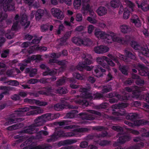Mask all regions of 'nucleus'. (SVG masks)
Returning a JSON list of instances; mask_svg holds the SVG:
<instances>
[{"mask_svg": "<svg viewBox=\"0 0 149 149\" xmlns=\"http://www.w3.org/2000/svg\"><path fill=\"white\" fill-rule=\"evenodd\" d=\"M51 113L44 114L38 117L34 120V123L29 126V128L22 131L23 133L28 134H33L37 131L36 127L43 125L48 121L52 120Z\"/></svg>", "mask_w": 149, "mask_h": 149, "instance_id": "f257e3e1", "label": "nucleus"}, {"mask_svg": "<svg viewBox=\"0 0 149 149\" xmlns=\"http://www.w3.org/2000/svg\"><path fill=\"white\" fill-rule=\"evenodd\" d=\"M125 89L128 92H132L133 97L140 100L143 99L144 101L149 103V93H144L142 95H140L139 93L141 91V89L140 87L135 86V89L133 90L129 87H126L125 88Z\"/></svg>", "mask_w": 149, "mask_h": 149, "instance_id": "f03ea898", "label": "nucleus"}, {"mask_svg": "<svg viewBox=\"0 0 149 149\" xmlns=\"http://www.w3.org/2000/svg\"><path fill=\"white\" fill-rule=\"evenodd\" d=\"M75 136L74 132H64L61 130L55 132L53 134L51 135L50 138L47 139V142L49 143L54 142L60 137H72Z\"/></svg>", "mask_w": 149, "mask_h": 149, "instance_id": "7ed1b4c3", "label": "nucleus"}, {"mask_svg": "<svg viewBox=\"0 0 149 149\" xmlns=\"http://www.w3.org/2000/svg\"><path fill=\"white\" fill-rule=\"evenodd\" d=\"M138 117L137 114L135 113H131L126 116V118L127 120L134 121V124L135 126H139L144 125L148 124L149 122L144 119L136 120Z\"/></svg>", "mask_w": 149, "mask_h": 149, "instance_id": "20e7f679", "label": "nucleus"}, {"mask_svg": "<svg viewBox=\"0 0 149 149\" xmlns=\"http://www.w3.org/2000/svg\"><path fill=\"white\" fill-rule=\"evenodd\" d=\"M96 61L100 66H101L104 68L108 69L109 65L112 66L115 65V64L111 59L105 56L97 58Z\"/></svg>", "mask_w": 149, "mask_h": 149, "instance_id": "39448f33", "label": "nucleus"}, {"mask_svg": "<svg viewBox=\"0 0 149 149\" xmlns=\"http://www.w3.org/2000/svg\"><path fill=\"white\" fill-rule=\"evenodd\" d=\"M82 57L84 59V60L81 63L79 62L76 66V69L80 71L84 70L85 65H90L92 63L91 60L92 56L91 54H84L82 56Z\"/></svg>", "mask_w": 149, "mask_h": 149, "instance_id": "423d86ee", "label": "nucleus"}, {"mask_svg": "<svg viewBox=\"0 0 149 149\" xmlns=\"http://www.w3.org/2000/svg\"><path fill=\"white\" fill-rule=\"evenodd\" d=\"M95 35L98 39H104L108 43H111L113 41V37L104 32L96 30Z\"/></svg>", "mask_w": 149, "mask_h": 149, "instance_id": "0eeeda50", "label": "nucleus"}, {"mask_svg": "<svg viewBox=\"0 0 149 149\" xmlns=\"http://www.w3.org/2000/svg\"><path fill=\"white\" fill-rule=\"evenodd\" d=\"M15 4L13 0H0V8L6 12L7 11L13 10L15 9Z\"/></svg>", "mask_w": 149, "mask_h": 149, "instance_id": "6e6552de", "label": "nucleus"}, {"mask_svg": "<svg viewBox=\"0 0 149 149\" xmlns=\"http://www.w3.org/2000/svg\"><path fill=\"white\" fill-rule=\"evenodd\" d=\"M130 45L134 49L139 50L143 55L146 56H148L149 50L147 46H141L136 42L134 40L131 41Z\"/></svg>", "mask_w": 149, "mask_h": 149, "instance_id": "1a4fd4ad", "label": "nucleus"}, {"mask_svg": "<svg viewBox=\"0 0 149 149\" xmlns=\"http://www.w3.org/2000/svg\"><path fill=\"white\" fill-rule=\"evenodd\" d=\"M84 98L79 99L76 101V102L81 105L84 107H87L89 105V102L86 99H92L93 97L92 94L88 92L84 95Z\"/></svg>", "mask_w": 149, "mask_h": 149, "instance_id": "9d476101", "label": "nucleus"}, {"mask_svg": "<svg viewBox=\"0 0 149 149\" xmlns=\"http://www.w3.org/2000/svg\"><path fill=\"white\" fill-rule=\"evenodd\" d=\"M86 65H85L84 70L90 71L92 70L93 71H94L96 74V76L98 77H101L102 76V72H106V70L102 68L100 65H98L97 67H94L91 68V67Z\"/></svg>", "mask_w": 149, "mask_h": 149, "instance_id": "9b49d317", "label": "nucleus"}, {"mask_svg": "<svg viewBox=\"0 0 149 149\" xmlns=\"http://www.w3.org/2000/svg\"><path fill=\"white\" fill-rule=\"evenodd\" d=\"M127 107L126 104L121 102L118 104H115L112 106V108L115 109H113L112 112V114L114 116H123L124 115V113H121L118 112L120 110L118 109L120 108H125Z\"/></svg>", "mask_w": 149, "mask_h": 149, "instance_id": "f8f14e48", "label": "nucleus"}, {"mask_svg": "<svg viewBox=\"0 0 149 149\" xmlns=\"http://www.w3.org/2000/svg\"><path fill=\"white\" fill-rule=\"evenodd\" d=\"M117 136L118 137L117 140L118 142L122 144L124 143L126 141H130L131 139L130 135L122 132L118 133Z\"/></svg>", "mask_w": 149, "mask_h": 149, "instance_id": "ddd939ff", "label": "nucleus"}, {"mask_svg": "<svg viewBox=\"0 0 149 149\" xmlns=\"http://www.w3.org/2000/svg\"><path fill=\"white\" fill-rule=\"evenodd\" d=\"M108 96L110 98L116 97L120 101L128 100L130 99V95L129 93H125L124 96H122L117 93H111L109 94Z\"/></svg>", "mask_w": 149, "mask_h": 149, "instance_id": "4468645a", "label": "nucleus"}, {"mask_svg": "<svg viewBox=\"0 0 149 149\" xmlns=\"http://www.w3.org/2000/svg\"><path fill=\"white\" fill-rule=\"evenodd\" d=\"M51 12L54 17L58 19L62 20L63 19L64 15L63 13L59 9L53 8L51 10Z\"/></svg>", "mask_w": 149, "mask_h": 149, "instance_id": "2eb2a0df", "label": "nucleus"}, {"mask_svg": "<svg viewBox=\"0 0 149 149\" xmlns=\"http://www.w3.org/2000/svg\"><path fill=\"white\" fill-rule=\"evenodd\" d=\"M29 108L27 107L19 108L15 111V113L12 115V116L15 117V116L20 117L24 116V113L27 112L29 111Z\"/></svg>", "mask_w": 149, "mask_h": 149, "instance_id": "dca6fc26", "label": "nucleus"}, {"mask_svg": "<svg viewBox=\"0 0 149 149\" xmlns=\"http://www.w3.org/2000/svg\"><path fill=\"white\" fill-rule=\"evenodd\" d=\"M71 82L72 83L70 85V87L72 88L75 89L79 88V91L80 92H82L83 93V95H84L85 93H86L88 92V89L86 88H81V86L76 85L73 83L74 82H75L76 81L75 80L73 79H72L70 80Z\"/></svg>", "mask_w": 149, "mask_h": 149, "instance_id": "f3484780", "label": "nucleus"}, {"mask_svg": "<svg viewBox=\"0 0 149 149\" xmlns=\"http://www.w3.org/2000/svg\"><path fill=\"white\" fill-rule=\"evenodd\" d=\"M109 50V49L108 47L102 45L95 47L94 48V51L95 52L98 54L107 52Z\"/></svg>", "mask_w": 149, "mask_h": 149, "instance_id": "a211bd4d", "label": "nucleus"}, {"mask_svg": "<svg viewBox=\"0 0 149 149\" xmlns=\"http://www.w3.org/2000/svg\"><path fill=\"white\" fill-rule=\"evenodd\" d=\"M138 66L140 68V70H139V74L140 75L142 76H146L149 75V73L148 68L143 64H139Z\"/></svg>", "mask_w": 149, "mask_h": 149, "instance_id": "6ab92c4d", "label": "nucleus"}, {"mask_svg": "<svg viewBox=\"0 0 149 149\" xmlns=\"http://www.w3.org/2000/svg\"><path fill=\"white\" fill-rule=\"evenodd\" d=\"M20 23L22 26H24V29H26L29 26L30 22L28 21V18L26 15H23L21 16Z\"/></svg>", "mask_w": 149, "mask_h": 149, "instance_id": "aec40b11", "label": "nucleus"}, {"mask_svg": "<svg viewBox=\"0 0 149 149\" xmlns=\"http://www.w3.org/2000/svg\"><path fill=\"white\" fill-rule=\"evenodd\" d=\"M79 116L83 120H93L95 119V117L92 114H89L86 112H82L79 114Z\"/></svg>", "mask_w": 149, "mask_h": 149, "instance_id": "412c9836", "label": "nucleus"}, {"mask_svg": "<svg viewBox=\"0 0 149 149\" xmlns=\"http://www.w3.org/2000/svg\"><path fill=\"white\" fill-rule=\"evenodd\" d=\"M71 34V31L66 32L65 34L59 40L60 41V42L59 44V45L61 46L63 45L64 43H65L66 40L70 37Z\"/></svg>", "mask_w": 149, "mask_h": 149, "instance_id": "4be33fe9", "label": "nucleus"}, {"mask_svg": "<svg viewBox=\"0 0 149 149\" xmlns=\"http://www.w3.org/2000/svg\"><path fill=\"white\" fill-rule=\"evenodd\" d=\"M35 18L36 21H38L45 14V11L44 10L39 9L35 12Z\"/></svg>", "mask_w": 149, "mask_h": 149, "instance_id": "5701e85b", "label": "nucleus"}, {"mask_svg": "<svg viewBox=\"0 0 149 149\" xmlns=\"http://www.w3.org/2000/svg\"><path fill=\"white\" fill-rule=\"evenodd\" d=\"M23 120L22 118H9L6 122L5 125H8L14 123L21 122Z\"/></svg>", "mask_w": 149, "mask_h": 149, "instance_id": "b1692460", "label": "nucleus"}, {"mask_svg": "<svg viewBox=\"0 0 149 149\" xmlns=\"http://www.w3.org/2000/svg\"><path fill=\"white\" fill-rule=\"evenodd\" d=\"M77 142L76 140L72 139L65 140L63 141H60L58 143V145L60 146H64L68 144H72L76 143Z\"/></svg>", "mask_w": 149, "mask_h": 149, "instance_id": "393cba45", "label": "nucleus"}, {"mask_svg": "<svg viewBox=\"0 0 149 149\" xmlns=\"http://www.w3.org/2000/svg\"><path fill=\"white\" fill-rule=\"evenodd\" d=\"M107 11V8L101 6L96 10V12L99 16H103L105 15Z\"/></svg>", "mask_w": 149, "mask_h": 149, "instance_id": "a878e982", "label": "nucleus"}, {"mask_svg": "<svg viewBox=\"0 0 149 149\" xmlns=\"http://www.w3.org/2000/svg\"><path fill=\"white\" fill-rule=\"evenodd\" d=\"M78 113V111L76 110H72L66 114L65 117L66 118H72L75 117Z\"/></svg>", "mask_w": 149, "mask_h": 149, "instance_id": "bb28decb", "label": "nucleus"}, {"mask_svg": "<svg viewBox=\"0 0 149 149\" xmlns=\"http://www.w3.org/2000/svg\"><path fill=\"white\" fill-rule=\"evenodd\" d=\"M72 41L77 45H83L84 40L79 38L74 37L72 39Z\"/></svg>", "mask_w": 149, "mask_h": 149, "instance_id": "cd10ccee", "label": "nucleus"}, {"mask_svg": "<svg viewBox=\"0 0 149 149\" xmlns=\"http://www.w3.org/2000/svg\"><path fill=\"white\" fill-rule=\"evenodd\" d=\"M136 3L138 7L139 8H141L143 11H146L148 10V5L145 4L143 3H141L140 4L139 3V1H136Z\"/></svg>", "mask_w": 149, "mask_h": 149, "instance_id": "c85d7f7f", "label": "nucleus"}, {"mask_svg": "<svg viewBox=\"0 0 149 149\" xmlns=\"http://www.w3.org/2000/svg\"><path fill=\"white\" fill-rule=\"evenodd\" d=\"M120 29L122 32L126 33L131 31L130 27L127 25H122L120 26Z\"/></svg>", "mask_w": 149, "mask_h": 149, "instance_id": "c756f323", "label": "nucleus"}, {"mask_svg": "<svg viewBox=\"0 0 149 149\" xmlns=\"http://www.w3.org/2000/svg\"><path fill=\"white\" fill-rule=\"evenodd\" d=\"M68 63V62L65 60L61 61L58 60L57 63L58 65L61 66V69L62 70H64L67 68Z\"/></svg>", "mask_w": 149, "mask_h": 149, "instance_id": "7c9ffc66", "label": "nucleus"}, {"mask_svg": "<svg viewBox=\"0 0 149 149\" xmlns=\"http://www.w3.org/2000/svg\"><path fill=\"white\" fill-rule=\"evenodd\" d=\"M124 52L127 58V57H128L134 60H135L136 59V58L135 55L131 52L128 51L125 49V50Z\"/></svg>", "mask_w": 149, "mask_h": 149, "instance_id": "2f4dec72", "label": "nucleus"}, {"mask_svg": "<svg viewBox=\"0 0 149 149\" xmlns=\"http://www.w3.org/2000/svg\"><path fill=\"white\" fill-rule=\"evenodd\" d=\"M120 4L119 0H112L110 2V5L111 7L116 8L119 7Z\"/></svg>", "mask_w": 149, "mask_h": 149, "instance_id": "473e14b6", "label": "nucleus"}, {"mask_svg": "<svg viewBox=\"0 0 149 149\" xmlns=\"http://www.w3.org/2000/svg\"><path fill=\"white\" fill-rule=\"evenodd\" d=\"M65 105L60 103L55 104L54 107V109L56 111H60L63 110L65 107Z\"/></svg>", "mask_w": 149, "mask_h": 149, "instance_id": "72a5a7b5", "label": "nucleus"}, {"mask_svg": "<svg viewBox=\"0 0 149 149\" xmlns=\"http://www.w3.org/2000/svg\"><path fill=\"white\" fill-rule=\"evenodd\" d=\"M43 111V110L42 109L40 108H38L34 110L31 111L30 112H28V113H29L28 114L29 115H37L40 113H42Z\"/></svg>", "mask_w": 149, "mask_h": 149, "instance_id": "f704fd0d", "label": "nucleus"}, {"mask_svg": "<svg viewBox=\"0 0 149 149\" xmlns=\"http://www.w3.org/2000/svg\"><path fill=\"white\" fill-rule=\"evenodd\" d=\"M43 111V110L42 109L40 108H38L34 110L31 111L30 112H28V113H29L28 114L29 115H37L40 113H42Z\"/></svg>", "mask_w": 149, "mask_h": 149, "instance_id": "c9c22d12", "label": "nucleus"}, {"mask_svg": "<svg viewBox=\"0 0 149 149\" xmlns=\"http://www.w3.org/2000/svg\"><path fill=\"white\" fill-rule=\"evenodd\" d=\"M111 86L104 85L102 86V93H107L112 90Z\"/></svg>", "mask_w": 149, "mask_h": 149, "instance_id": "e433bc0d", "label": "nucleus"}, {"mask_svg": "<svg viewBox=\"0 0 149 149\" xmlns=\"http://www.w3.org/2000/svg\"><path fill=\"white\" fill-rule=\"evenodd\" d=\"M115 41L122 44H126L127 42V41L125 40L124 38L120 37H116L115 38Z\"/></svg>", "mask_w": 149, "mask_h": 149, "instance_id": "4c0bfd02", "label": "nucleus"}, {"mask_svg": "<svg viewBox=\"0 0 149 149\" xmlns=\"http://www.w3.org/2000/svg\"><path fill=\"white\" fill-rule=\"evenodd\" d=\"M108 56L114 62H115L117 63L118 66L119 67L121 66V64L120 63L118 58L115 57L111 54H108Z\"/></svg>", "mask_w": 149, "mask_h": 149, "instance_id": "58836bf2", "label": "nucleus"}, {"mask_svg": "<svg viewBox=\"0 0 149 149\" xmlns=\"http://www.w3.org/2000/svg\"><path fill=\"white\" fill-rule=\"evenodd\" d=\"M70 121L68 120H63L60 121L56 122L55 123V125H58L60 126L67 125Z\"/></svg>", "mask_w": 149, "mask_h": 149, "instance_id": "ea45409f", "label": "nucleus"}, {"mask_svg": "<svg viewBox=\"0 0 149 149\" xmlns=\"http://www.w3.org/2000/svg\"><path fill=\"white\" fill-rule=\"evenodd\" d=\"M57 93L60 94H66L68 93L67 90L62 87H59L56 90Z\"/></svg>", "mask_w": 149, "mask_h": 149, "instance_id": "a19ab883", "label": "nucleus"}, {"mask_svg": "<svg viewBox=\"0 0 149 149\" xmlns=\"http://www.w3.org/2000/svg\"><path fill=\"white\" fill-rule=\"evenodd\" d=\"M81 3V0H74L73 5L74 8L75 9H79L80 7Z\"/></svg>", "mask_w": 149, "mask_h": 149, "instance_id": "79ce46f5", "label": "nucleus"}, {"mask_svg": "<svg viewBox=\"0 0 149 149\" xmlns=\"http://www.w3.org/2000/svg\"><path fill=\"white\" fill-rule=\"evenodd\" d=\"M56 73V72L54 70H51L49 68H48L47 71L43 72V75L45 76L49 75L50 76H52L55 74Z\"/></svg>", "mask_w": 149, "mask_h": 149, "instance_id": "37998d69", "label": "nucleus"}, {"mask_svg": "<svg viewBox=\"0 0 149 149\" xmlns=\"http://www.w3.org/2000/svg\"><path fill=\"white\" fill-rule=\"evenodd\" d=\"M97 143L101 146H104L109 144L110 141L106 140L101 141H96Z\"/></svg>", "mask_w": 149, "mask_h": 149, "instance_id": "c03bdc74", "label": "nucleus"}, {"mask_svg": "<svg viewBox=\"0 0 149 149\" xmlns=\"http://www.w3.org/2000/svg\"><path fill=\"white\" fill-rule=\"evenodd\" d=\"M73 76L74 78L82 80L84 79V75L78 72L74 73Z\"/></svg>", "mask_w": 149, "mask_h": 149, "instance_id": "a18cd8bd", "label": "nucleus"}, {"mask_svg": "<svg viewBox=\"0 0 149 149\" xmlns=\"http://www.w3.org/2000/svg\"><path fill=\"white\" fill-rule=\"evenodd\" d=\"M132 21L137 27H139L141 25V21L139 18H137L136 19H132Z\"/></svg>", "mask_w": 149, "mask_h": 149, "instance_id": "49530a36", "label": "nucleus"}, {"mask_svg": "<svg viewBox=\"0 0 149 149\" xmlns=\"http://www.w3.org/2000/svg\"><path fill=\"white\" fill-rule=\"evenodd\" d=\"M49 25L48 24H42L40 27V30L41 32H45L47 31L49 28Z\"/></svg>", "mask_w": 149, "mask_h": 149, "instance_id": "de8ad7c7", "label": "nucleus"}, {"mask_svg": "<svg viewBox=\"0 0 149 149\" xmlns=\"http://www.w3.org/2000/svg\"><path fill=\"white\" fill-rule=\"evenodd\" d=\"M130 15V11L126 8L124 9V11L123 15V17L124 19H127L128 18Z\"/></svg>", "mask_w": 149, "mask_h": 149, "instance_id": "09e8293b", "label": "nucleus"}, {"mask_svg": "<svg viewBox=\"0 0 149 149\" xmlns=\"http://www.w3.org/2000/svg\"><path fill=\"white\" fill-rule=\"evenodd\" d=\"M7 82L8 83L9 85L15 86H17L19 84V82L15 80H10Z\"/></svg>", "mask_w": 149, "mask_h": 149, "instance_id": "8fccbe9b", "label": "nucleus"}, {"mask_svg": "<svg viewBox=\"0 0 149 149\" xmlns=\"http://www.w3.org/2000/svg\"><path fill=\"white\" fill-rule=\"evenodd\" d=\"M37 100L33 99H29L26 98L24 100V102L26 103H29L31 104H33L35 103L36 104Z\"/></svg>", "mask_w": 149, "mask_h": 149, "instance_id": "3c124183", "label": "nucleus"}, {"mask_svg": "<svg viewBox=\"0 0 149 149\" xmlns=\"http://www.w3.org/2000/svg\"><path fill=\"white\" fill-rule=\"evenodd\" d=\"M84 42L83 45L87 46H90L92 45L93 43L91 40L89 38H86L84 40Z\"/></svg>", "mask_w": 149, "mask_h": 149, "instance_id": "603ef678", "label": "nucleus"}, {"mask_svg": "<svg viewBox=\"0 0 149 149\" xmlns=\"http://www.w3.org/2000/svg\"><path fill=\"white\" fill-rule=\"evenodd\" d=\"M112 129L114 130L117 132H123V128L122 127L119 126H113L112 127Z\"/></svg>", "mask_w": 149, "mask_h": 149, "instance_id": "864d4df0", "label": "nucleus"}, {"mask_svg": "<svg viewBox=\"0 0 149 149\" xmlns=\"http://www.w3.org/2000/svg\"><path fill=\"white\" fill-rule=\"evenodd\" d=\"M74 131L77 132H85L88 131V128H81L74 130Z\"/></svg>", "mask_w": 149, "mask_h": 149, "instance_id": "5fc2aeb1", "label": "nucleus"}, {"mask_svg": "<svg viewBox=\"0 0 149 149\" xmlns=\"http://www.w3.org/2000/svg\"><path fill=\"white\" fill-rule=\"evenodd\" d=\"M108 134V133L107 131L105 130L102 132L101 134L97 135L96 136L98 138L104 137L106 136Z\"/></svg>", "mask_w": 149, "mask_h": 149, "instance_id": "6e6d98bb", "label": "nucleus"}, {"mask_svg": "<svg viewBox=\"0 0 149 149\" xmlns=\"http://www.w3.org/2000/svg\"><path fill=\"white\" fill-rule=\"evenodd\" d=\"M61 56V52L56 53H53L51 54L50 57L52 58H59Z\"/></svg>", "mask_w": 149, "mask_h": 149, "instance_id": "4d7b16f0", "label": "nucleus"}, {"mask_svg": "<svg viewBox=\"0 0 149 149\" xmlns=\"http://www.w3.org/2000/svg\"><path fill=\"white\" fill-rule=\"evenodd\" d=\"M36 104L40 106H45L47 104V103L46 102L41 101L39 100H37Z\"/></svg>", "mask_w": 149, "mask_h": 149, "instance_id": "13d9d810", "label": "nucleus"}, {"mask_svg": "<svg viewBox=\"0 0 149 149\" xmlns=\"http://www.w3.org/2000/svg\"><path fill=\"white\" fill-rule=\"evenodd\" d=\"M19 22V21H17L13 23L11 27V30H12L16 31L17 30V27Z\"/></svg>", "mask_w": 149, "mask_h": 149, "instance_id": "bf43d9fd", "label": "nucleus"}, {"mask_svg": "<svg viewBox=\"0 0 149 149\" xmlns=\"http://www.w3.org/2000/svg\"><path fill=\"white\" fill-rule=\"evenodd\" d=\"M120 69L123 74L125 75H127L128 71L125 66H122Z\"/></svg>", "mask_w": 149, "mask_h": 149, "instance_id": "052dcab7", "label": "nucleus"}, {"mask_svg": "<svg viewBox=\"0 0 149 149\" xmlns=\"http://www.w3.org/2000/svg\"><path fill=\"white\" fill-rule=\"evenodd\" d=\"M0 90H3L4 91L3 93V94L6 95L8 93V87L6 86H0Z\"/></svg>", "mask_w": 149, "mask_h": 149, "instance_id": "680f3d73", "label": "nucleus"}, {"mask_svg": "<svg viewBox=\"0 0 149 149\" xmlns=\"http://www.w3.org/2000/svg\"><path fill=\"white\" fill-rule=\"evenodd\" d=\"M33 47L34 48L36 47V50H40L41 51H46L47 48V47H39L38 46H37L35 45L34 47Z\"/></svg>", "mask_w": 149, "mask_h": 149, "instance_id": "e2e57ef3", "label": "nucleus"}, {"mask_svg": "<svg viewBox=\"0 0 149 149\" xmlns=\"http://www.w3.org/2000/svg\"><path fill=\"white\" fill-rule=\"evenodd\" d=\"M65 82V79L64 78H61L57 81L56 84L57 86H61Z\"/></svg>", "mask_w": 149, "mask_h": 149, "instance_id": "0e129e2a", "label": "nucleus"}, {"mask_svg": "<svg viewBox=\"0 0 149 149\" xmlns=\"http://www.w3.org/2000/svg\"><path fill=\"white\" fill-rule=\"evenodd\" d=\"M37 70V69L34 68L31 69L29 75L31 77H33L36 74Z\"/></svg>", "mask_w": 149, "mask_h": 149, "instance_id": "69168bd1", "label": "nucleus"}, {"mask_svg": "<svg viewBox=\"0 0 149 149\" xmlns=\"http://www.w3.org/2000/svg\"><path fill=\"white\" fill-rule=\"evenodd\" d=\"M135 83L137 85L141 86L144 84V82L143 80L139 78L136 80Z\"/></svg>", "mask_w": 149, "mask_h": 149, "instance_id": "338daca9", "label": "nucleus"}, {"mask_svg": "<svg viewBox=\"0 0 149 149\" xmlns=\"http://www.w3.org/2000/svg\"><path fill=\"white\" fill-rule=\"evenodd\" d=\"M126 4L127 7L130 8L131 10L133 11V9L135 6L134 3L130 1H129L127 2Z\"/></svg>", "mask_w": 149, "mask_h": 149, "instance_id": "774afa93", "label": "nucleus"}]
</instances>
